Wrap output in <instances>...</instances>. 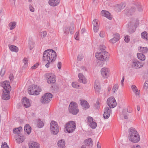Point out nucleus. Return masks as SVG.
<instances>
[{
	"instance_id": "nucleus-61",
	"label": "nucleus",
	"mask_w": 148,
	"mask_h": 148,
	"mask_svg": "<svg viewBox=\"0 0 148 148\" xmlns=\"http://www.w3.org/2000/svg\"><path fill=\"white\" fill-rule=\"evenodd\" d=\"M79 32H77L75 35V38L77 40H79V38H77L78 35L79 34Z\"/></svg>"
},
{
	"instance_id": "nucleus-56",
	"label": "nucleus",
	"mask_w": 148,
	"mask_h": 148,
	"mask_svg": "<svg viewBox=\"0 0 148 148\" xmlns=\"http://www.w3.org/2000/svg\"><path fill=\"white\" fill-rule=\"evenodd\" d=\"M132 88L134 92L135 90H138L137 87L134 85H132Z\"/></svg>"
},
{
	"instance_id": "nucleus-50",
	"label": "nucleus",
	"mask_w": 148,
	"mask_h": 148,
	"mask_svg": "<svg viewBox=\"0 0 148 148\" xmlns=\"http://www.w3.org/2000/svg\"><path fill=\"white\" fill-rule=\"evenodd\" d=\"M2 145H1V148H9L8 146L7 145V143L6 142L4 143V144L2 143Z\"/></svg>"
},
{
	"instance_id": "nucleus-27",
	"label": "nucleus",
	"mask_w": 148,
	"mask_h": 148,
	"mask_svg": "<svg viewBox=\"0 0 148 148\" xmlns=\"http://www.w3.org/2000/svg\"><path fill=\"white\" fill-rule=\"evenodd\" d=\"M24 130L27 134H29L31 131V128L29 124H26L24 127Z\"/></svg>"
},
{
	"instance_id": "nucleus-37",
	"label": "nucleus",
	"mask_w": 148,
	"mask_h": 148,
	"mask_svg": "<svg viewBox=\"0 0 148 148\" xmlns=\"http://www.w3.org/2000/svg\"><path fill=\"white\" fill-rule=\"evenodd\" d=\"M16 25V23L15 22H10L9 24V26L10 27V29L12 30L14 29Z\"/></svg>"
},
{
	"instance_id": "nucleus-15",
	"label": "nucleus",
	"mask_w": 148,
	"mask_h": 148,
	"mask_svg": "<svg viewBox=\"0 0 148 148\" xmlns=\"http://www.w3.org/2000/svg\"><path fill=\"white\" fill-rule=\"evenodd\" d=\"M22 103V104L25 108L29 107L31 106L29 99L26 97H24L23 98Z\"/></svg>"
},
{
	"instance_id": "nucleus-4",
	"label": "nucleus",
	"mask_w": 148,
	"mask_h": 148,
	"mask_svg": "<svg viewBox=\"0 0 148 148\" xmlns=\"http://www.w3.org/2000/svg\"><path fill=\"white\" fill-rule=\"evenodd\" d=\"M41 91V89L39 87H38L37 86L35 85L29 86L28 89V92L30 95H38L39 92Z\"/></svg>"
},
{
	"instance_id": "nucleus-35",
	"label": "nucleus",
	"mask_w": 148,
	"mask_h": 148,
	"mask_svg": "<svg viewBox=\"0 0 148 148\" xmlns=\"http://www.w3.org/2000/svg\"><path fill=\"white\" fill-rule=\"evenodd\" d=\"M135 5L138 11L141 12L143 10V8L141 5L140 3L137 2L135 3Z\"/></svg>"
},
{
	"instance_id": "nucleus-23",
	"label": "nucleus",
	"mask_w": 148,
	"mask_h": 148,
	"mask_svg": "<svg viewBox=\"0 0 148 148\" xmlns=\"http://www.w3.org/2000/svg\"><path fill=\"white\" fill-rule=\"evenodd\" d=\"M60 2V0H49L48 2L49 4L52 6L57 5Z\"/></svg>"
},
{
	"instance_id": "nucleus-48",
	"label": "nucleus",
	"mask_w": 148,
	"mask_h": 148,
	"mask_svg": "<svg viewBox=\"0 0 148 148\" xmlns=\"http://www.w3.org/2000/svg\"><path fill=\"white\" fill-rule=\"evenodd\" d=\"M47 32L45 31L42 32H40V35L42 37L45 38L47 35Z\"/></svg>"
},
{
	"instance_id": "nucleus-22",
	"label": "nucleus",
	"mask_w": 148,
	"mask_h": 148,
	"mask_svg": "<svg viewBox=\"0 0 148 148\" xmlns=\"http://www.w3.org/2000/svg\"><path fill=\"white\" fill-rule=\"evenodd\" d=\"M129 133V138L131 137L132 135L134 136L138 134L136 129L133 127H131L130 129Z\"/></svg>"
},
{
	"instance_id": "nucleus-52",
	"label": "nucleus",
	"mask_w": 148,
	"mask_h": 148,
	"mask_svg": "<svg viewBox=\"0 0 148 148\" xmlns=\"http://www.w3.org/2000/svg\"><path fill=\"white\" fill-rule=\"evenodd\" d=\"M100 50L101 51H104L106 48L105 46L104 45H100L99 46Z\"/></svg>"
},
{
	"instance_id": "nucleus-60",
	"label": "nucleus",
	"mask_w": 148,
	"mask_h": 148,
	"mask_svg": "<svg viewBox=\"0 0 148 148\" xmlns=\"http://www.w3.org/2000/svg\"><path fill=\"white\" fill-rule=\"evenodd\" d=\"M100 36L101 37H103L105 36V33L103 32L102 31L100 32Z\"/></svg>"
},
{
	"instance_id": "nucleus-31",
	"label": "nucleus",
	"mask_w": 148,
	"mask_h": 148,
	"mask_svg": "<svg viewBox=\"0 0 148 148\" xmlns=\"http://www.w3.org/2000/svg\"><path fill=\"white\" fill-rule=\"evenodd\" d=\"M57 144L59 147L60 148H63L65 146V143L64 140H61L58 141Z\"/></svg>"
},
{
	"instance_id": "nucleus-17",
	"label": "nucleus",
	"mask_w": 148,
	"mask_h": 148,
	"mask_svg": "<svg viewBox=\"0 0 148 148\" xmlns=\"http://www.w3.org/2000/svg\"><path fill=\"white\" fill-rule=\"evenodd\" d=\"M79 79L78 81L79 82L82 83L84 84H86L87 82V80L82 74L79 73L78 75Z\"/></svg>"
},
{
	"instance_id": "nucleus-12",
	"label": "nucleus",
	"mask_w": 148,
	"mask_h": 148,
	"mask_svg": "<svg viewBox=\"0 0 148 148\" xmlns=\"http://www.w3.org/2000/svg\"><path fill=\"white\" fill-rule=\"evenodd\" d=\"M109 107H106L104 108V113L103 115V118L106 119H107L109 117L110 114L112 112V110Z\"/></svg>"
},
{
	"instance_id": "nucleus-20",
	"label": "nucleus",
	"mask_w": 148,
	"mask_h": 148,
	"mask_svg": "<svg viewBox=\"0 0 148 148\" xmlns=\"http://www.w3.org/2000/svg\"><path fill=\"white\" fill-rule=\"evenodd\" d=\"M136 8L132 7L130 9H127L126 10V14L128 16L132 15L135 11Z\"/></svg>"
},
{
	"instance_id": "nucleus-26",
	"label": "nucleus",
	"mask_w": 148,
	"mask_h": 148,
	"mask_svg": "<svg viewBox=\"0 0 148 148\" xmlns=\"http://www.w3.org/2000/svg\"><path fill=\"white\" fill-rule=\"evenodd\" d=\"M24 140V138L23 136H20L18 135L16 137V140L18 143H22Z\"/></svg>"
},
{
	"instance_id": "nucleus-45",
	"label": "nucleus",
	"mask_w": 148,
	"mask_h": 148,
	"mask_svg": "<svg viewBox=\"0 0 148 148\" xmlns=\"http://www.w3.org/2000/svg\"><path fill=\"white\" fill-rule=\"evenodd\" d=\"M51 88L52 89L54 90L55 91L58 90L59 88L58 86L56 84H54L53 85H52Z\"/></svg>"
},
{
	"instance_id": "nucleus-42",
	"label": "nucleus",
	"mask_w": 148,
	"mask_h": 148,
	"mask_svg": "<svg viewBox=\"0 0 148 148\" xmlns=\"http://www.w3.org/2000/svg\"><path fill=\"white\" fill-rule=\"evenodd\" d=\"M23 62L24 63V67H26L28 65V60L26 58H24L23 60Z\"/></svg>"
},
{
	"instance_id": "nucleus-18",
	"label": "nucleus",
	"mask_w": 148,
	"mask_h": 148,
	"mask_svg": "<svg viewBox=\"0 0 148 148\" xmlns=\"http://www.w3.org/2000/svg\"><path fill=\"white\" fill-rule=\"evenodd\" d=\"M84 143L85 145L89 147H92L93 145V141L91 138H89L86 139L84 141Z\"/></svg>"
},
{
	"instance_id": "nucleus-14",
	"label": "nucleus",
	"mask_w": 148,
	"mask_h": 148,
	"mask_svg": "<svg viewBox=\"0 0 148 148\" xmlns=\"http://www.w3.org/2000/svg\"><path fill=\"white\" fill-rule=\"evenodd\" d=\"M129 140L134 143H138L140 140L139 134H138L134 136L132 135L131 137L129 138Z\"/></svg>"
},
{
	"instance_id": "nucleus-9",
	"label": "nucleus",
	"mask_w": 148,
	"mask_h": 148,
	"mask_svg": "<svg viewBox=\"0 0 148 148\" xmlns=\"http://www.w3.org/2000/svg\"><path fill=\"white\" fill-rule=\"evenodd\" d=\"M45 77L47 79V82L49 84H54L56 81L54 76L52 74L47 73L45 75Z\"/></svg>"
},
{
	"instance_id": "nucleus-24",
	"label": "nucleus",
	"mask_w": 148,
	"mask_h": 148,
	"mask_svg": "<svg viewBox=\"0 0 148 148\" xmlns=\"http://www.w3.org/2000/svg\"><path fill=\"white\" fill-rule=\"evenodd\" d=\"M29 148H40V144L36 142H33L29 144Z\"/></svg>"
},
{
	"instance_id": "nucleus-34",
	"label": "nucleus",
	"mask_w": 148,
	"mask_h": 148,
	"mask_svg": "<svg viewBox=\"0 0 148 148\" xmlns=\"http://www.w3.org/2000/svg\"><path fill=\"white\" fill-rule=\"evenodd\" d=\"M139 51L142 53H146L147 52L148 49L146 47H140V49H138Z\"/></svg>"
},
{
	"instance_id": "nucleus-1",
	"label": "nucleus",
	"mask_w": 148,
	"mask_h": 148,
	"mask_svg": "<svg viewBox=\"0 0 148 148\" xmlns=\"http://www.w3.org/2000/svg\"><path fill=\"white\" fill-rule=\"evenodd\" d=\"M57 54L54 50L48 49L45 51L43 53L42 60L47 61L48 62L45 66L48 68L51 66L56 58Z\"/></svg>"
},
{
	"instance_id": "nucleus-43",
	"label": "nucleus",
	"mask_w": 148,
	"mask_h": 148,
	"mask_svg": "<svg viewBox=\"0 0 148 148\" xmlns=\"http://www.w3.org/2000/svg\"><path fill=\"white\" fill-rule=\"evenodd\" d=\"M119 85L117 84H115L113 87L112 90L114 93L119 88Z\"/></svg>"
},
{
	"instance_id": "nucleus-5",
	"label": "nucleus",
	"mask_w": 148,
	"mask_h": 148,
	"mask_svg": "<svg viewBox=\"0 0 148 148\" xmlns=\"http://www.w3.org/2000/svg\"><path fill=\"white\" fill-rule=\"evenodd\" d=\"M77 104L75 102H71L69 107V111L70 113L74 115L77 114L79 112Z\"/></svg>"
},
{
	"instance_id": "nucleus-59",
	"label": "nucleus",
	"mask_w": 148,
	"mask_h": 148,
	"mask_svg": "<svg viewBox=\"0 0 148 148\" xmlns=\"http://www.w3.org/2000/svg\"><path fill=\"white\" fill-rule=\"evenodd\" d=\"M69 29L67 27L65 28L64 31V33L66 34H68L69 33Z\"/></svg>"
},
{
	"instance_id": "nucleus-3",
	"label": "nucleus",
	"mask_w": 148,
	"mask_h": 148,
	"mask_svg": "<svg viewBox=\"0 0 148 148\" xmlns=\"http://www.w3.org/2000/svg\"><path fill=\"white\" fill-rule=\"evenodd\" d=\"M95 55L97 59L103 62L108 61L110 56L109 53L105 51L97 52Z\"/></svg>"
},
{
	"instance_id": "nucleus-39",
	"label": "nucleus",
	"mask_w": 148,
	"mask_h": 148,
	"mask_svg": "<svg viewBox=\"0 0 148 148\" xmlns=\"http://www.w3.org/2000/svg\"><path fill=\"white\" fill-rule=\"evenodd\" d=\"M74 29V24H71L70 25L69 29V31L70 33L72 34H73Z\"/></svg>"
},
{
	"instance_id": "nucleus-33",
	"label": "nucleus",
	"mask_w": 148,
	"mask_h": 148,
	"mask_svg": "<svg viewBox=\"0 0 148 148\" xmlns=\"http://www.w3.org/2000/svg\"><path fill=\"white\" fill-rule=\"evenodd\" d=\"M137 56L138 58L141 60L144 61L145 60V57L143 53H137Z\"/></svg>"
},
{
	"instance_id": "nucleus-41",
	"label": "nucleus",
	"mask_w": 148,
	"mask_h": 148,
	"mask_svg": "<svg viewBox=\"0 0 148 148\" xmlns=\"http://www.w3.org/2000/svg\"><path fill=\"white\" fill-rule=\"evenodd\" d=\"M29 46L30 49V50L32 49L34 47V43L31 40H29Z\"/></svg>"
},
{
	"instance_id": "nucleus-30",
	"label": "nucleus",
	"mask_w": 148,
	"mask_h": 148,
	"mask_svg": "<svg viewBox=\"0 0 148 148\" xmlns=\"http://www.w3.org/2000/svg\"><path fill=\"white\" fill-rule=\"evenodd\" d=\"M9 48L12 51H14L16 52H17L18 51V47L14 45L9 46Z\"/></svg>"
},
{
	"instance_id": "nucleus-25",
	"label": "nucleus",
	"mask_w": 148,
	"mask_h": 148,
	"mask_svg": "<svg viewBox=\"0 0 148 148\" xmlns=\"http://www.w3.org/2000/svg\"><path fill=\"white\" fill-rule=\"evenodd\" d=\"M125 6V4L122 3H121L119 4H117L116 6L115 10L117 11L120 12L122 9L124 8Z\"/></svg>"
},
{
	"instance_id": "nucleus-63",
	"label": "nucleus",
	"mask_w": 148,
	"mask_h": 148,
	"mask_svg": "<svg viewBox=\"0 0 148 148\" xmlns=\"http://www.w3.org/2000/svg\"><path fill=\"white\" fill-rule=\"evenodd\" d=\"M127 111L129 113H131L132 111V109L130 107H128L127 108Z\"/></svg>"
},
{
	"instance_id": "nucleus-32",
	"label": "nucleus",
	"mask_w": 148,
	"mask_h": 148,
	"mask_svg": "<svg viewBox=\"0 0 148 148\" xmlns=\"http://www.w3.org/2000/svg\"><path fill=\"white\" fill-rule=\"evenodd\" d=\"M141 38L145 40H147L148 41V33L145 31L141 34Z\"/></svg>"
},
{
	"instance_id": "nucleus-16",
	"label": "nucleus",
	"mask_w": 148,
	"mask_h": 148,
	"mask_svg": "<svg viewBox=\"0 0 148 148\" xmlns=\"http://www.w3.org/2000/svg\"><path fill=\"white\" fill-rule=\"evenodd\" d=\"M113 38L111 39L110 41L112 43H114L118 41L120 39V36L119 34L116 33L113 35Z\"/></svg>"
},
{
	"instance_id": "nucleus-51",
	"label": "nucleus",
	"mask_w": 148,
	"mask_h": 148,
	"mask_svg": "<svg viewBox=\"0 0 148 148\" xmlns=\"http://www.w3.org/2000/svg\"><path fill=\"white\" fill-rule=\"evenodd\" d=\"M39 65V64L38 63H37L35 64H34L33 66H32L31 68V69H36L38 67V66Z\"/></svg>"
},
{
	"instance_id": "nucleus-7",
	"label": "nucleus",
	"mask_w": 148,
	"mask_h": 148,
	"mask_svg": "<svg viewBox=\"0 0 148 148\" xmlns=\"http://www.w3.org/2000/svg\"><path fill=\"white\" fill-rule=\"evenodd\" d=\"M50 130L51 133L54 135H56L58 133L59 131V128L57 122L54 121L51 122Z\"/></svg>"
},
{
	"instance_id": "nucleus-11",
	"label": "nucleus",
	"mask_w": 148,
	"mask_h": 148,
	"mask_svg": "<svg viewBox=\"0 0 148 148\" xmlns=\"http://www.w3.org/2000/svg\"><path fill=\"white\" fill-rule=\"evenodd\" d=\"M139 66L140 67L143 66V64L141 62H139L136 59H134L132 60V68L137 69L140 68Z\"/></svg>"
},
{
	"instance_id": "nucleus-29",
	"label": "nucleus",
	"mask_w": 148,
	"mask_h": 148,
	"mask_svg": "<svg viewBox=\"0 0 148 148\" xmlns=\"http://www.w3.org/2000/svg\"><path fill=\"white\" fill-rule=\"evenodd\" d=\"M129 29L128 30V32L129 33L132 34L135 32V28L134 29V27L133 24H131V23H130L128 24Z\"/></svg>"
},
{
	"instance_id": "nucleus-36",
	"label": "nucleus",
	"mask_w": 148,
	"mask_h": 148,
	"mask_svg": "<svg viewBox=\"0 0 148 148\" xmlns=\"http://www.w3.org/2000/svg\"><path fill=\"white\" fill-rule=\"evenodd\" d=\"M37 121V127L39 128H41L43 127L44 125V123L43 122L41 121V120L40 119H38Z\"/></svg>"
},
{
	"instance_id": "nucleus-19",
	"label": "nucleus",
	"mask_w": 148,
	"mask_h": 148,
	"mask_svg": "<svg viewBox=\"0 0 148 148\" xmlns=\"http://www.w3.org/2000/svg\"><path fill=\"white\" fill-rule=\"evenodd\" d=\"M94 88L96 92L99 93L101 90V86L100 83L98 81H95L94 83Z\"/></svg>"
},
{
	"instance_id": "nucleus-2",
	"label": "nucleus",
	"mask_w": 148,
	"mask_h": 148,
	"mask_svg": "<svg viewBox=\"0 0 148 148\" xmlns=\"http://www.w3.org/2000/svg\"><path fill=\"white\" fill-rule=\"evenodd\" d=\"M0 84L4 89L3 92V95L2 96V98L5 100H7L9 99L10 98L9 95L10 91L11 90V87L9 84V82L5 81L1 82Z\"/></svg>"
},
{
	"instance_id": "nucleus-38",
	"label": "nucleus",
	"mask_w": 148,
	"mask_h": 148,
	"mask_svg": "<svg viewBox=\"0 0 148 148\" xmlns=\"http://www.w3.org/2000/svg\"><path fill=\"white\" fill-rule=\"evenodd\" d=\"M22 130V128L21 127H19L18 128H15L13 130V132L14 133L18 134L19 132Z\"/></svg>"
},
{
	"instance_id": "nucleus-10",
	"label": "nucleus",
	"mask_w": 148,
	"mask_h": 148,
	"mask_svg": "<svg viewBox=\"0 0 148 148\" xmlns=\"http://www.w3.org/2000/svg\"><path fill=\"white\" fill-rule=\"evenodd\" d=\"M107 104L110 108H113L116 105V101L114 97H111L107 100Z\"/></svg>"
},
{
	"instance_id": "nucleus-21",
	"label": "nucleus",
	"mask_w": 148,
	"mask_h": 148,
	"mask_svg": "<svg viewBox=\"0 0 148 148\" xmlns=\"http://www.w3.org/2000/svg\"><path fill=\"white\" fill-rule=\"evenodd\" d=\"M101 14L103 16L106 17L109 20H111L112 19V17L110 16V13L108 11L102 10L101 11Z\"/></svg>"
},
{
	"instance_id": "nucleus-57",
	"label": "nucleus",
	"mask_w": 148,
	"mask_h": 148,
	"mask_svg": "<svg viewBox=\"0 0 148 148\" xmlns=\"http://www.w3.org/2000/svg\"><path fill=\"white\" fill-rule=\"evenodd\" d=\"M144 87L147 89L148 88V81H146L144 83Z\"/></svg>"
},
{
	"instance_id": "nucleus-64",
	"label": "nucleus",
	"mask_w": 148,
	"mask_h": 148,
	"mask_svg": "<svg viewBox=\"0 0 148 148\" xmlns=\"http://www.w3.org/2000/svg\"><path fill=\"white\" fill-rule=\"evenodd\" d=\"M14 77L13 75L12 74H10L9 76V78L10 79L12 80L13 79Z\"/></svg>"
},
{
	"instance_id": "nucleus-13",
	"label": "nucleus",
	"mask_w": 148,
	"mask_h": 148,
	"mask_svg": "<svg viewBox=\"0 0 148 148\" xmlns=\"http://www.w3.org/2000/svg\"><path fill=\"white\" fill-rule=\"evenodd\" d=\"M101 73L103 77L107 78L109 76V70L106 68H102L101 70Z\"/></svg>"
},
{
	"instance_id": "nucleus-28",
	"label": "nucleus",
	"mask_w": 148,
	"mask_h": 148,
	"mask_svg": "<svg viewBox=\"0 0 148 148\" xmlns=\"http://www.w3.org/2000/svg\"><path fill=\"white\" fill-rule=\"evenodd\" d=\"M80 103L81 106L86 109L89 108V104L86 101H82Z\"/></svg>"
},
{
	"instance_id": "nucleus-8",
	"label": "nucleus",
	"mask_w": 148,
	"mask_h": 148,
	"mask_svg": "<svg viewBox=\"0 0 148 148\" xmlns=\"http://www.w3.org/2000/svg\"><path fill=\"white\" fill-rule=\"evenodd\" d=\"M53 95L49 92L46 93L42 97L41 99V102L42 103H48L51 100Z\"/></svg>"
},
{
	"instance_id": "nucleus-54",
	"label": "nucleus",
	"mask_w": 148,
	"mask_h": 148,
	"mask_svg": "<svg viewBox=\"0 0 148 148\" xmlns=\"http://www.w3.org/2000/svg\"><path fill=\"white\" fill-rule=\"evenodd\" d=\"M125 41L126 42H128L130 40V37L128 36H126L125 37Z\"/></svg>"
},
{
	"instance_id": "nucleus-55",
	"label": "nucleus",
	"mask_w": 148,
	"mask_h": 148,
	"mask_svg": "<svg viewBox=\"0 0 148 148\" xmlns=\"http://www.w3.org/2000/svg\"><path fill=\"white\" fill-rule=\"evenodd\" d=\"M5 72V69L4 68L2 69L0 72V75L1 76H3Z\"/></svg>"
},
{
	"instance_id": "nucleus-44",
	"label": "nucleus",
	"mask_w": 148,
	"mask_h": 148,
	"mask_svg": "<svg viewBox=\"0 0 148 148\" xmlns=\"http://www.w3.org/2000/svg\"><path fill=\"white\" fill-rule=\"evenodd\" d=\"M84 56L82 54H80L78 55L77 58V60L78 61L82 60Z\"/></svg>"
},
{
	"instance_id": "nucleus-53",
	"label": "nucleus",
	"mask_w": 148,
	"mask_h": 148,
	"mask_svg": "<svg viewBox=\"0 0 148 148\" xmlns=\"http://www.w3.org/2000/svg\"><path fill=\"white\" fill-rule=\"evenodd\" d=\"M92 23L93 25L94 26L98 25V23L97 22V20L96 19H95L92 21Z\"/></svg>"
},
{
	"instance_id": "nucleus-49",
	"label": "nucleus",
	"mask_w": 148,
	"mask_h": 148,
	"mask_svg": "<svg viewBox=\"0 0 148 148\" xmlns=\"http://www.w3.org/2000/svg\"><path fill=\"white\" fill-rule=\"evenodd\" d=\"M99 28V25L94 26L93 30H94V32H98Z\"/></svg>"
},
{
	"instance_id": "nucleus-62",
	"label": "nucleus",
	"mask_w": 148,
	"mask_h": 148,
	"mask_svg": "<svg viewBox=\"0 0 148 148\" xmlns=\"http://www.w3.org/2000/svg\"><path fill=\"white\" fill-rule=\"evenodd\" d=\"M62 63L60 62H58L57 64V66L59 69H60L61 68Z\"/></svg>"
},
{
	"instance_id": "nucleus-58",
	"label": "nucleus",
	"mask_w": 148,
	"mask_h": 148,
	"mask_svg": "<svg viewBox=\"0 0 148 148\" xmlns=\"http://www.w3.org/2000/svg\"><path fill=\"white\" fill-rule=\"evenodd\" d=\"M29 8L30 10L32 12H34V9L32 6L30 5H29Z\"/></svg>"
},
{
	"instance_id": "nucleus-40",
	"label": "nucleus",
	"mask_w": 148,
	"mask_h": 148,
	"mask_svg": "<svg viewBox=\"0 0 148 148\" xmlns=\"http://www.w3.org/2000/svg\"><path fill=\"white\" fill-rule=\"evenodd\" d=\"M90 126L92 129H95L97 126V124L96 122L93 121L89 123Z\"/></svg>"
},
{
	"instance_id": "nucleus-47",
	"label": "nucleus",
	"mask_w": 148,
	"mask_h": 148,
	"mask_svg": "<svg viewBox=\"0 0 148 148\" xmlns=\"http://www.w3.org/2000/svg\"><path fill=\"white\" fill-rule=\"evenodd\" d=\"M93 118L92 117L90 116H88L87 118V120L89 124L91 123L93 121Z\"/></svg>"
},
{
	"instance_id": "nucleus-6",
	"label": "nucleus",
	"mask_w": 148,
	"mask_h": 148,
	"mask_svg": "<svg viewBox=\"0 0 148 148\" xmlns=\"http://www.w3.org/2000/svg\"><path fill=\"white\" fill-rule=\"evenodd\" d=\"M65 128L68 133L72 132L75 129V123L73 121H69L66 124Z\"/></svg>"
},
{
	"instance_id": "nucleus-46",
	"label": "nucleus",
	"mask_w": 148,
	"mask_h": 148,
	"mask_svg": "<svg viewBox=\"0 0 148 148\" xmlns=\"http://www.w3.org/2000/svg\"><path fill=\"white\" fill-rule=\"evenodd\" d=\"M72 85L73 87L75 88H78L79 86V85H78L76 82H73L72 84Z\"/></svg>"
}]
</instances>
